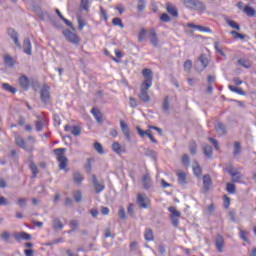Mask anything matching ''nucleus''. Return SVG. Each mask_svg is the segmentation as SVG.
I'll use <instances>...</instances> for the list:
<instances>
[{"instance_id":"nucleus-1","label":"nucleus","mask_w":256,"mask_h":256,"mask_svg":"<svg viewBox=\"0 0 256 256\" xmlns=\"http://www.w3.org/2000/svg\"><path fill=\"white\" fill-rule=\"evenodd\" d=\"M28 141H30V143H26L25 139H23V137L20 135H15L16 145L20 147V149H24V151L31 153V151H33V145H35V137L28 136Z\"/></svg>"},{"instance_id":"nucleus-2","label":"nucleus","mask_w":256,"mask_h":256,"mask_svg":"<svg viewBox=\"0 0 256 256\" xmlns=\"http://www.w3.org/2000/svg\"><path fill=\"white\" fill-rule=\"evenodd\" d=\"M183 3L187 9H192L193 11L203 12L207 9L203 2L199 0H184Z\"/></svg>"},{"instance_id":"nucleus-3","label":"nucleus","mask_w":256,"mask_h":256,"mask_svg":"<svg viewBox=\"0 0 256 256\" xmlns=\"http://www.w3.org/2000/svg\"><path fill=\"white\" fill-rule=\"evenodd\" d=\"M65 148H58L54 150V154L56 155V159L59 162V169H65L67 167V157H65Z\"/></svg>"},{"instance_id":"nucleus-4","label":"nucleus","mask_w":256,"mask_h":256,"mask_svg":"<svg viewBox=\"0 0 256 256\" xmlns=\"http://www.w3.org/2000/svg\"><path fill=\"white\" fill-rule=\"evenodd\" d=\"M225 170L232 177V183H241L243 180V174L238 172L237 169L233 167V165H228Z\"/></svg>"},{"instance_id":"nucleus-5","label":"nucleus","mask_w":256,"mask_h":256,"mask_svg":"<svg viewBox=\"0 0 256 256\" xmlns=\"http://www.w3.org/2000/svg\"><path fill=\"white\" fill-rule=\"evenodd\" d=\"M136 203L140 209H149L151 205V200L147 197V194H138Z\"/></svg>"},{"instance_id":"nucleus-6","label":"nucleus","mask_w":256,"mask_h":256,"mask_svg":"<svg viewBox=\"0 0 256 256\" xmlns=\"http://www.w3.org/2000/svg\"><path fill=\"white\" fill-rule=\"evenodd\" d=\"M149 89H151V86H149L148 84L140 85L139 99H140V101H143V103H149V101L151 99L149 97V94L147 93V91H149Z\"/></svg>"},{"instance_id":"nucleus-7","label":"nucleus","mask_w":256,"mask_h":256,"mask_svg":"<svg viewBox=\"0 0 256 256\" xmlns=\"http://www.w3.org/2000/svg\"><path fill=\"white\" fill-rule=\"evenodd\" d=\"M168 211L171 213L170 217L172 219V225L174 227H178L179 226V217H181V212H179L177 210V208H175L174 206H170L168 208Z\"/></svg>"},{"instance_id":"nucleus-8","label":"nucleus","mask_w":256,"mask_h":256,"mask_svg":"<svg viewBox=\"0 0 256 256\" xmlns=\"http://www.w3.org/2000/svg\"><path fill=\"white\" fill-rule=\"evenodd\" d=\"M142 75L144 77L142 85H149L150 87H153V71H151L149 68H146L142 71Z\"/></svg>"},{"instance_id":"nucleus-9","label":"nucleus","mask_w":256,"mask_h":256,"mask_svg":"<svg viewBox=\"0 0 256 256\" xmlns=\"http://www.w3.org/2000/svg\"><path fill=\"white\" fill-rule=\"evenodd\" d=\"M63 35L67 39V41H69V43H73L74 45H79L81 41V39H79V36L71 32V30H64Z\"/></svg>"},{"instance_id":"nucleus-10","label":"nucleus","mask_w":256,"mask_h":256,"mask_svg":"<svg viewBox=\"0 0 256 256\" xmlns=\"http://www.w3.org/2000/svg\"><path fill=\"white\" fill-rule=\"evenodd\" d=\"M50 87L48 85H44L40 90V98L43 103H49L51 101V94L49 93Z\"/></svg>"},{"instance_id":"nucleus-11","label":"nucleus","mask_w":256,"mask_h":256,"mask_svg":"<svg viewBox=\"0 0 256 256\" xmlns=\"http://www.w3.org/2000/svg\"><path fill=\"white\" fill-rule=\"evenodd\" d=\"M187 27H189V29H196V31H200V33H213L211 28L204 27V26H201V25H196L194 23H188Z\"/></svg>"},{"instance_id":"nucleus-12","label":"nucleus","mask_w":256,"mask_h":256,"mask_svg":"<svg viewBox=\"0 0 256 256\" xmlns=\"http://www.w3.org/2000/svg\"><path fill=\"white\" fill-rule=\"evenodd\" d=\"M92 183L96 193H101L102 191H105V184L100 183L99 180H97L96 175L92 176Z\"/></svg>"},{"instance_id":"nucleus-13","label":"nucleus","mask_w":256,"mask_h":256,"mask_svg":"<svg viewBox=\"0 0 256 256\" xmlns=\"http://www.w3.org/2000/svg\"><path fill=\"white\" fill-rule=\"evenodd\" d=\"M19 85L21 89H24V91H29V87L31 85V80L25 75L21 76L18 80Z\"/></svg>"},{"instance_id":"nucleus-14","label":"nucleus","mask_w":256,"mask_h":256,"mask_svg":"<svg viewBox=\"0 0 256 256\" xmlns=\"http://www.w3.org/2000/svg\"><path fill=\"white\" fill-rule=\"evenodd\" d=\"M8 35L13 40L16 47H21V43L19 42V34L13 28L8 29Z\"/></svg>"},{"instance_id":"nucleus-15","label":"nucleus","mask_w":256,"mask_h":256,"mask_svg":"<svg viewBox=\"0 0 256 256\" xmlns=\"http://www.w3.org/2000/svg\"><path fill=\"white\" fill-rule=\"evenodd\" d=\"M23 51L26 55H33V46L31 45V40L26 38L23 41Z\"/></svg>"},{"instance_id":"nucleus-16","label":"nucleus","mask_w":256,"mask_h":256,"mask_svg":"<svg viewBox=\"0 0 256 256\" xmlns=\"http://www.w3.org/2000/svg\"><path fill=\"white\" fill-rule=\"evenodd\" d=\"M64 129L74 135V137H79V135H81V128L79 126L66 125Z\"/></svg>"},{"instance_id":"nucleus-17","label":"nucleus","mask_w":256,"mask_h":256,"mask_svg":"<svg viewBox=\"0 0 256 256\" xmlns=\"http://www.w3.org/2000/svg\"><path fill=\"white\" fill-rule=\"evenodd\" d=\"M120 127L122 129V133L125 137V139H127V141H131V134L129 131V126L125 123V121H120Z\"/></svg>"},{"instance_id":"nucleus-18","label":"nucleus","mask_w":256,"mask_h":256,"mask_svg":"<svg viewBox=\"0 0 256 256\" xmlns=\"http://www.w3.org/2000/svg\"><path fill=\"white\" fill-rule=\"evenodd\" d=\"M216 249L219 251V253H223V247H225V239H223V236L217 235L216 241H215Z\"/></svg>"},{"instance_id":"nucleus-19","label":"nucleus","mask_w":256,"mask_h":256,"mask_svg":"<svg viewBox=\"0 0 256 256\" xmlns=\"http://www.w3.org/2000/svg\"><path fill=\"white\" fill-rule=\"evenodd\" d=\"M137 131H138V135H140V137H145V135L147 136V137H149L150 138V141L152 142V143H157V140L155 139V137H153V134L151 133V131L150 130H141V128H137Z\"/></svg>"},{"instance_id":"nucleus-20","label":"nucleus","mask_w":256,"mask_h":256,"mask_svg":"<svg viewBox=\"0 0 256 256\" xmlns=\"http://www.w3.org/2000/svg\"><path fill=\"white\" fill-rule=\"evenodd\" d=\"M166 11L171 15L172 17H179V11L177 10V7H175L171 3L166 4Z\"/></svg>"},{"instance_id":"nucleus-21","label":"nucleus","mask_w":256,"mask_h":256,"mask_svg":"<svg viewBox=\"0 0 256 256\" xmlns=\"http://www.w3.org/2000/svg\"><path fill=\"white\" fill-rule=\"evenodd\" d=\"M150 43L154 47H157V45H159V38L157 37V32L154 28L150 29Z\"/></svg>"},{"instance_id":"nucleus-22","label":"nucleus","mask_w":256,"mask_h":256,"mask_svg":"<svg viewBox=\"0 0 256 256\" xmlns=\"http://www.w3.org/2000/svg\"><path fill=\"white\" fill-rule=\"evenodd\" d=\"M142 185L144 189H151V185H153V181L151 180V177L149 174H144L142 177Z\"/></svg>"},{"instance_id":"nucleus-23","label":"nucleus","mask_w":256,"mask_h":256,"mask_svg":"<svg viewBox=\"0 0 256 256\" xmlns=\"http://www.w3.org/2000/svg\"><path fill=\"white\" fill-rule=\"evenodd\" d=\"M178 183L179 185H185L187 183V174L181 170L177 171Z\"/></svg>"},{"instance_id":"nucleus-24","label":"nucleus","mask_w":256,"mask_h":256,"mask_svg":"<svg viewBox=\"0 0 256 256\" xmlns=\"http://www.w3.org/2000/svg\"><path fill=\"white\" fill-rule=\"evenodd\" d=\"M91 113L96 119L97 123H103V115L101 114V111H99V109L92 108Z\"/></svg>"},{"instance_id":"nucleus-25","label":"nucleus","mask_w":256,"mask_h":256,"mask_svg":"<svg viewBox=\"0 0 256 256\" xmlns=\"http://www.w3.org/2000/svg\"><path fill=\"white\" fill-rule=\"evenodd\" d=\"M192 169L195 177H201L202 170H201V166L197 161L193 162Z\"/></svg>"},{"instance_id":"nucleus-26","label":"nucleus","mask_w":256,"mask_h":256,"mask_svg":"<svg viewBox=\"0 0 256 256\" xmlns=\"http://www.w3.org/2000/svg\"><path fill=\"white\" fill-rule=\"evenodd\" d=\"M243 11L247 15V17H256V10L251 6H245Z\"/></svg>"},{"instance_id":"nucleus-27","label":"nucleus","mask_w":256,"mask_h":256,"mask_svg":"<svg viewBox=\"0 0 256 256\" xmlns=\"http://www.w3.org/2000/svg\"><path fill=\"white\" fill-rule=\"evenodd\" d=\"M80 9L86 11V13H89V10L91 9V2L89 0H81Z\"/></svg>"},{"instance_id":"nucleus-28","label":"nucleus","mask_w":256,"mask_h":256,"mask_svg":"<svg viewBox=\"0 0 256 256\" xmlns=\"http://www.w3.org/2000/svg\"><path fill=\"white\" fill-rule=\"evenodd\" d=\"M215 129H216V132L218 133V135H225V133H227V131L225 129V125L221 122H218L215 125Z\"/></svg>"},{"instance_id":"nucleus-29","label":"nucleus","mask_w":256,"mask_h":256,"mask_svg":"<svg viewBox=\"0 0 256 256\" xmlns=\"http://www.w3.org/2000/svg\"><path fill=\"white\" fill-rule=\"evenodd\" d=\"M203 187L205 191H209V187H211V176L209 175L203 176Z\"/></svg>"},{"instance_id":"nucleus-30","label":"nucleus","mask_w":256,"mask_h":256,"mask_svg":"<svg viewBox=\"0 0 256 256\" xmlns=\"http://www.w3.org/2000/svg\"><path fill=\"white\" fill-rule=\"evenodd\" d=\"M2 88L4 89V91H8V93H17V89L11 86L9 83H3Z\"/></svg>"},{"instance_id":"nucleus-31","label":"nucleus","mask_w":256,"mask_h":256,"mask_svg":"<svg viewBox=\"0 0 256 256\" xmlns=\"http://www.w3.org/2000/svg\"><path fill=\"white\" fill-rule=\"evenodd\" d=\"M56 14L61 19V21H63L65 25H67V27H73V23H71V21H69L68 19L64 18L63 14H61V11H59V9H56Z\"/></svg>"},{"instance_id":"nucleus-32","label":"nucleus","mask_w":256,"mask_h":256,"mask_svg":"<svg viewBox=\"0 0 256 256\" xmlns=\"http://www.w3.org/2000/svg\"><path fill=\"white\" fill-rule=\"evenodd\" d=\"M73 198L76 203H81L83 201V193L80 190H76L73 193Z\"/></svg>"},{"instance_id":"nucleus-33","label":"nucleus","mask_w":256,"mask_h":256,"mask_svg":"<svg viewBox=\"0 0 256 256\" xmlns=\"http://www.w3.org/2000/svg\"><path fill=\"white\" fill-rule=\"evenodd\" d=\"M112 151H114V153H123V147L121 146V144L119 142H114L112 144Z\"/></svg>"},{"instance_id":"nucleus-34","label":"nucleus","mask_w":256,"mask_h":256,"mask_svg":"<svg viewBox=\"0 0 256 256\" xmlns=\"http://www.w3.org/2000/svg\"><path fill=\"white\" fill-rule=\"evenodd\" d=\"M112 25H114V27H120V29H123V27H125V25L123 24V20H121V18L119 17L113 18Z\"/></svg>"},{"instance_id":"nucleus-35","label":"nucleus","mask_w":256,"mask_h":256,"mask_svg":"<svg viewBox=\"0 0 256 256\" xmlns=\"http://www.w3.org/2000/svg\"><path fill=\"white\" fill-rule=\"evenodd\" d=\"M144 239L146 241H153V239H154L153 230L146 229L145 232H144Z\"/></svg>"},{"instance_id":"nucleus-36","label":"nucleus","mask_w":256,"mask_h":256,"mask_svg":"<svg viewBox=\"0 0 256 256\" xmlns=\"http://www.w3.org/2000/svg\"><path fill=\"white\" fill-rule=\"evenodd\" d=\"M15 239H24L25 241H29V239H31V235L27 234L26 232H22L20 234H15Z\"/></svg>"},{"instance_id":"nucleus-37","label":"nucleus","mask_w":256,"mask_h":256,"mask_svg":"<svg viewBox=\"0 0 256 256\" xmlns=\"http://www.w3.org/2000/svg\"><path fill=\"white\" fill-rule=\"evenodd\" d=\"M214 49L215 51L221 55V57H225V52H223V49L221 48V44L219 41L214 42Z\"/></svg>"},{"instance_id":"nucleus-38","label":"nucleus","mask_w":256,"mask_h":256,"mask_svg":"<svg viewBox=\"0 0 256 256\" xmlns=\"http://www.w3.org/2000/svg\"><path fill=\"white\" fill-rule=\"evenodd\" d=\"M234 157H237V155H241V143L240 142H234V151H233Z\"/></svg>"},{"instance_id":"nucleus-39","label":"nucleus","mask_w":256,"mask_h":256,"mask_svg":"<svg viewBox=\"0 0 256 256\" xmlns=\"http://www.w3.org/2000/svg\"><path fill=\"white\" fill-rule=\"evenodd\" d=\"M204 151V155H206V157L211 158V156L213 155V148L210 145H206L203 148Z\"/></svg>"},{"instance_id":"nucleus-40","label":"nucleus","mask_w":256,"mask_h":256,"mask_svg":"<svg viewBox=\"0 0 256 256\" xmlns=\"http://www.w3.org/2000/svg\"><path fill=\"white\" fill-rule=\"evenodd\" d=\"M73 181L77 185H81V181H83V176L81 175V173H78V172L74 173Z\"/></svg>"},{"instance_id":"nucleus-41","label":"nucleus","mask_w":256,"mask_h":256,"mask_svg":"<svg viewBox=\"0 0 256 256\" xmlns=\"http://www.w3.org/2000/svg\"><path fill=\"white\" fill-rule=\"evenodd\" d=\"M228 89L232 91V93H237L238 95H245V92L241 88H237L233 85H229Z\"/></svg>"},{"instance_id":"nucleus-42","label":"nucleus","mask_w":256,"mask_h":256,"mask_svg":"<svg viewBox=\"0 0 256 256\" xmlns=\"http://www.w3.org/2000/svg\"><path fill=\"white\" fill-rule=\"evenodd\" d=\"M145 7H147V2L144 0H139L137 3V9L139 13H142V11H145Z\"/></svg>"},{"instance_id":"nucleus-43","label":"nucleus","mask_w":256,"mask_h":256,"mask_svg":"<svg viewBox=\"0 0 256 256\" xmlns=\"http://www.w3.org/2000/svg\"><path fill=\"white\" fill-rule=\"evenodd\" d=\"M77 21L79 31H83L84 27L87 25V22H85L81 16L77 17Z\"/></svg>"},{"instance_id":"nucleus-44","label":"nucleus","mask_w":256,"mask_h":256,"mask_svg":"<svg viewBox=\"0 0 256 256\" xmlns=\"http://www.w3.org/2000/svg\"><path fill=\"white\" fill-rule=\"evenodd\" d=\"M226 191L228 193H230V195H234L235 191H236V187L235 184L233 183H227L226 184Z\"/></svg>"},{"instance_id":"nucleus-45","label":"nucleus","mask_w":256,"mask_h":256,"mask_svg":"<svg viewBox=\"0 0 256 256\" xmlns=\"http://www.w3.org/2000/svg\"><path fill=\"white\" fill-rule=\"evenodd\" d=\"M4 63L6 65H15V60L10 55L6 54L4 55Z\"/></svg>"},{"instance_id":"nucleus-46","label":"nucleus","mask_w":256,"mask_h":256,"mask_svg":"<svg viewBox=\"0 0 256 256\" xmlns=\"http://www.w3.org/2000/svg\"><path fill=\"white\" fill-rule=\"evenodd\" d=\"M115 55H116V58H113L115 63H121V59L123 58V53L121 52V50L116 49L115 50Z\"/></svg>"},{"instance_id":"nucleus-47","label":"nucleus","mask_w":256,"mask_h":256,"mask_svg":"<svg viewBox=\"0 0 256 256\" xmlns=\"http://www.w3.org/2000/svg\"><path fill=\"white\" fill-rule=\"evenodd\" d=\"M53 229H63V223L58 218L53 220Z\"/></svg>"},{"instance_id":"nucleus-48","label":"nucleus","mask_w":256,"mask_h":256,"mask_svg":"<svg viewBox=\"0 0 256 256\" xmlns=\"http://www.w3.org/2000/svg\"><path fill=\"white\" fill-rule=\"evenodd\" d=\"M199 61L202 63V65H209V56L206 54H201L199 57Z\"/></svg>"},{"instance_id":"nucleus-49","label":"nucleus","mask_w":256,"mask_h":256,"mask_svg":"<svg viewBox=\"0 0 256 256\" xmlns=\"http://www.w3.org/2000/svg\"><path fill=\"white\" fill-rule=\"evenodd\" d=\"M145 37H147V30L142 28L138 34V41H144Z\"/></svg>"},{"instance_id":"nucleus-50","label":"nucleus","mask_w":256,"mask_h":256,"mask_svg":"<svg viewBox=\"0 0 256 256\" xmlns=\"http://www.w3.org/2000/svg\"><path fill=\"white\" fill-rule=\"evenodd\" d=\"M94 149L97 151V153H99L100 155H103V153H105V151L103 150V146L101 145V143L99 142H95L94 143Z\"/></svg>"},{"instance_id":"nucleus-51","label":"nucleus","mask_w":256,"mask_h":256,"mask_svg":"<svg viewBox=\"0 0 256 256\" xmlns=\"http://www.w3.org/2000/svg\"><path fill=\"white\" fill-rule=\"evenodd\" d=\"M162 109L163 111H165L167 113V111H169L170 109V106H169V96H166L164 101H163V104H162Z\"/></svg>"},{"instance_id":"nucleus-52","label":"nucleus","mask_w":256,"mask_h":256,"mask_svg":"<svg viewBox=\"0 0 256 256\" xmlns=\"http://www.w3.org/2000/svg\"><path fill=\"white\" fill-rule=\"evenodd\" d=\"M228 25L229 27H231L232 29H236V31H241V27L239 26V24H237L235 21L233 20H229L228 21Z\"/></svg>"},{"instance_id":"nucleus-53","label":"nucleus","mask_w":256,"mask_h":256,"mask_svg":"<svg viewBox=\"0 0 256 256\" xmlns=\"http://www.w3.org/2000/svg\"><path fill=\"white\" fill-rule=\"evenodd\" d=\"M230 35H233L234 39H241V40L245 39V35L237 31H231Z\"/></svg>"},{"instance_id":"nucleus-54","label":"nucleus","mask_w":256,"mask_h":256,"mask_svg":"<svg viewBox=\"0 0 256 256\" xmlns=\"http://www.w3.org/2000/svg\"><path fill=\"white\" fill-rule=\"evenodd\" d=\"M1 239L3 241H5L6 243L9 242V239H11V234L8 232V231H5L3 232L1 235H0Z\"/></svg>"},{"instance_id":"nucleus-55","label":"nucleus","mask_w":256,"mask_h":256,"mask_svg":"<svg viewBox=\"0 0 256 256\" xmlns=\"http://www.w3.org/2000/svg\"><path fill=\"white\" fill-rule=\"evenodd\" d=\"M36 131H43V127H45V123L42 120L36 121L35 123Z\"/></svg>"},{"instance_id":"nucleus-56","label":"nucleus","mask_w":256,"mask_h":256,"mask_svg":"<svg viewBox=\"0 0 256 256\" xmlns=\"http://www.w3.org/2000/svg\"><path fill=\"white\" fill-rule=\"evenodd\" d=\"M160 20H161L163 23H169V21H171V17H169V14L163 13V14L160 16Z\"/></svg>"},{"instance_id":"nucleus-57","label":"nucleus","mask_w":256,"mask_h":256,"mask_svg":"<svg viewBox=\"0 0 256 256\" xmlns=\"http://www.w3.org/2000/svg\"><path fill=\"white\" fill-rule=\"evenodd\" d=\"M118 217L120 219H127V215L125 214V208H123V207L119 208Z\"/></svg>"},{"instance_id":"nucleus-58","label":"nucleus","mask_w":256,"mask_h":256,"mask_svg":"<svg viewBox=\"0 0 256 256\" xmlns=\"http://www.w3.org/2000/svg\"><path fill=\"white\" fill-rule=\"evenodd\" d=\"M189 151H190L191 155H195V153H197V144H195V142H192L190 144Z\"/></svg>"},{"instance_id":"nucleus-59","label":"nucleus","mask_w":256,"mask_h":256,"mask_svg":"<svg viewBox=\"0 0 256 256\" xmlns=\"http://www.w3.org/2000/svg\"><path fill=\"white\" fill-rule=\"evenodd\" d=\"M30 169H31L34 177L37 175V173H39V169L37 168V165H35V163H33V162L30 163Z\"/></svg>"},{"instance_id":"nucleus-60","label":"nucleus","mask_w":256,"mask_h":256,"mask_svg":"<svg viewBox=\"0 0 256 256\" xmlns=\"http://www.w3.org/2000/svg\"><path fill=\"white\" fill-rule=\"evenodd\" d=\"M17 205H19V207H25V205H27V198H19L17 200Z\"/></svg>"},{"instance_id":"nucleus-61","label":"nucleus","mask_w":256,"mask_h":256,"mask_svg":"<svg viewBox=\"0 0 256 256\" xmlns=\"http://www.w3.org/2000/svg\"><path fill=\"white\" fill-rule=\"evenodd\" d=\"M100 15L101 17H103L104 21H108L109 16L107 15V11H105L103 7H100Z\"/></svg>"},{"instance_id":"nucleus-62","label":"nucleus","mask_w":256,"mask_h":256,"mask_svg":"<svg viewBox=\"0 0 256 256\" xmlns=\"http://www.w3.org/2000/svg\"><path fill=\"white\" fill-rule=\"evenodd\" d=\"M182 163L183 165H185L186 167L189 166L190 160H189V155L184 154L182 157Z\"/></svg>"},{"instance_id":"nucleus-63","label":"nucleus","mask_w":256,"mask_h":256,"mask_svg":"<svg viewBox=\"0 0 256 256\" xmlns=\"http://www.w3.org/2000/svg\"><path fill=\"white\" fill-rule=\"evenodd\" d=\"M229 205H231V198L224 196V207L225 209H229Z\"/></svg>"},{"instance_id":"nucleus-64","label":"nucleus","mask_w":256,"mask_h":256,"mask_svg":"<svg viewBox=\"0 0 256 256\" xmlns=\"http://www.w3.org/2000/svg\"><path fill=\"white\" fill-rule=\"evenodd\" d=\"M130 107H132L133 109H135V107H137V101L135 100V98L130 97Z\"/></svg>"}]
</instances>
